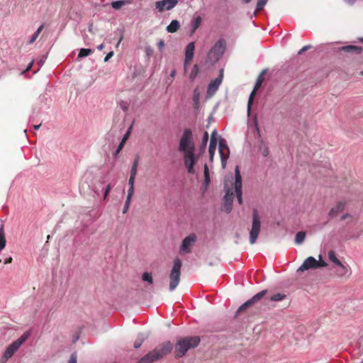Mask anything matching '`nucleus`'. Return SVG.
<instances>
[{
    "label": "nucleus",
    "mask_w": 363,
    "mask_h": 363,
    "mask_svg": "<svg viewBox=\"0 0 363 363\" xmlns=\"http://www.w3.org/2000/svg\"><path fill=\"white\" fill-rule=\"evenodd\" d=\"M267 290H262L260 292L256 294L255 296H253L251 298L247 300L246 302H245L243 304H242L239 308L238 309L236 312V315L241 311L247 309V308L252 306L254 303L259 301L261 298H262L267 293Z\"/></svg>",
    "instance_id": "8"
},
{
    "label": "nucleus",
    "mask_w": 363,
    "mask_h": 363,
    "mask_svg": "<svg viewBox=\"0 0 363 363\" xmlns=\"http://www.w3.org/2000/svg\"><path fill=\"white\" fill-rule=\"evenodd\" d=\"M350 216V214L349 213H345L341 216V220H345L346 218H349Z\"/></svg>",
    "instance_id": "57"
},
{
    "label": "nucleus",
    "mask_w": 363,
    "mask_h": 363,
    "mask_svg": "<svg viewBox=\"0 0 363 363\" xmlns=\"http://www.w3.org/2000/svg\"><path fill=\"white\" fill-rule=\"evenodd\" d=\"M199 94L197 92V90H195L194 93V96H193V101L195 104H199Z\"/></svg>",
    "instance_id": "45"
},
{
    "label": "nucleus",
    "mask_w": 363,
    "mask_h": 363,
    "mask_svg": "<svg viewBox=\"0 0 363 363\" xmlns=\"http://www.w3.org/2000/svg\"><path fill=\"white\" fill-rule=\"evenodd\" d=\"M146 337H147V336L145 334L139 333L138 335L137 339L135 340V341L134 342V345H133L135 349L139 348L142 345L143 342L146 339Z\"/></svg>",
    "instance_id": "23"
},
{
    "label": "nucleus",
    "mask_w": 363,
    "mask_h": 363,
    "mask_svg": "<svg viewBox=\"0 0 363 363\" xmlns=\"http://www.w3.org/2000/svg\"><path fill=\"white\" fill-rule=\"evenodd\" d=\"M176 74H177L176 69H172V70L171 71V72H170V77H171L172 79H174V77H175V75H176Z\"/></svg>",
    "instance_id": "56"
},
{
    "label": "nucleus",
    "mask_w": 363,
    "mask_h": 363,
    "mask_svg": "<svg viewBox=\"0 0 363 363\" xmlns=\"http://www.w3.org/2000/svg\"><path fill=\"white\" fill-rule=\"evenodd\" d=\"M255 128H256V130H257V133H258L259 135H260V134H259V132H260V131H259V127H258V124H257V119H255Z\"/></svg>",
    "instance_id": "58"
},
{
    "label": "nucleus",
    "mask_w": 363,
    "mask_h": 363,
    "mask_svg": "<svg viewBox=\"0 0 363 363\" xmlns=\"http://www.w3.org/2000/svg\"><path fill=\"white\" fill-rule=\"evenodd\" d=\"M255 91H256V90H255V89H254L252 90V91L251 92V94H250V97H251L252 99H253L254 95H255Z\"/></svg>",
    "instance_id": "62"
},
{
    "label": "nucleus",
    "mask_w": 363,
    "mask_h": 363,
    "mask_svg": "<svg viewBox=\"0 0 363 363\" xmlns=\"http://www.w3.org/2000/svg\"><path fill=\"white\" fill-rule=\"evenodd\" d=\"M38 37V35H36V33H34L33 35H32V37L30 38V39L29 40L28 44L33 43Z\"/></svg>",
    "instance_id": "51"
},
{
    "label": "nucleus",
    "mask_w": 363,
    "mask_h": 363,
    "mask_svg": "<svg viewBox=\"0 0 363 363\" xmlns=\"http://www.w3.org/2000/svg\"><path fill=\"white\" fill-rule=\"evenodd\" d=\"M112 189V185L111 184H108L106 188H105V191H104V199L106 198V196L108 195L111 189Z\"/></svg>",
    "instance_id": "43"
},
{
    "label": "nucleus",
    "mask_w": 363,
    "mask_h": 363,
    "mask_svg": "<svg viewBox=\"0 0 363 363\" xmlns=\"http://www.w3.org/2000/svg\"><path fill=\"white\" fill-rule=\"evenodd\" d=\"M6 244L5 233L4 229V225L0 227V251L2 250Z\"/></svg>",
    "instance_id": "22"
},
{
    "label": "nucleus",
    "mask_w": 363,
    "mask_h": 363,
    "mask_svg": "<svg viewBox=\"0 0 363 363\" xmlns=\"http://www.w3.org/2000/svg\"><path fill=\"white\" fill-rule=\"evenodd\" d=\"M328 258H329V259H330L331 262H333V261H334V260H335V259H337V257H336V254H335V251H333V250H330V251L328 252Z\"/></svg>",
    "instance_id": "38"
},
{
    "label": "nucleus",
    "mask_w": 363,
    "mask_h": 363,
    "mask_svg": "<svg viewBox=\"0 0 363 363\" xmlns=\"http://www.w3.org/2000/svg\"><path fill=\"white\" fill-rule=\"evenodd\" d=\"M259 151L264 157H267L269 154L268 146L263 140L261 141L260 145L259 147Z\"/></svg>",
    "instance_id": "24"
},
{
    "label": "nucleus",
    "mask_w": 363,
    "mask_h": 363,
    "mask_svg": "<svg viewBox=\"0 0 363 363\" xmlns=\"http://www.w3.org/2000/svg\"><path fill=\"white\" fill-rule=\"evenodd\" d=\"M268 0H257V10L259 11L262 10L264 6L267 4Z\"/></svg>",
    "instance_id": "37"
},
{
    "label": "nucleus",
    "mask_w": 363,
    "mask_h": 363,
    "mask_svg": "<svg viewBox=\"0 0 363 363\" xmlns=\"http://www.w3.org/2000/svg\"><path fill=\"white\" fill-rule=\"evenodd\" d=\"M318 260L313 257H308L306 258L303 264L298 267L297 272H304L310 269H317Z\"/></svg>",
    "instance_id": "15"
},
{
    "label": "nucleus",
    "mask_w": 363,
    "mask_h": 363,
    "mask_svg": "<svg viewBox=\"0 0 363 363\" xmlns=\"http://www.w3.org/2000/svg\"><path fill=\"white\" fill-rule=\"evenodd\" d=\"M356 0H345V1L350 5H352Z\"/></svg>",
    "instance_id": "59"
},
{
    "label": "nucleus",
    "mask_w": 363,
    "mask_h": 363,
    "mask_svg": "<svg viewBox=\"0 0 363 363\" xmlns=\"http://www.w3.org/2000/svg\"><path fill=\"white\" fill-rule=\"evenodd\" d=\"M199 72V67L198 65H194L192 67L191 73L189 74V79L191 81H194Z\"/></svg>",
    "instance_id": "29"
},
{
    "label": "nucleus",
    "mask_w": 363,
    "mask_h": 363,
    "mask_svg": "<svg viewBox=\"0 0 363 363\" xmlns=\"http://www.w3.org/2000/svg\"><path fill=\"white\" fill-rule=\"evenodd\" d=\"M195 43L194 42L189 43L185 48V58L184 62V72H186L187 66L192 60L194 55Z\"/></svg>",
    "instance_id": "14"
},
{
    "label": "nucleus",
    "mask_w": 363,
    "mask_h": 363,
    "mask_svg": "<svg viewBox=\"0 0 363 363\" xmlns=\"http://www.w3.org/2000/svg\"><path fill=\"white\" fill-rule=\"evenodd\" d=\"M128 3L127 1L125 0H118V1H114L111 2V6L114 9H120L122 6L125 5Z\"/></svg>",
    "instance_id": "30"
},
{
    "label": "nucleus",
    "mask_w": 363,
    "mask_h": 363,
    "mask_svg": "<svg viewBox=\"0 0 363 363\" xmlns=\"http://www.w3.org/2000/svg\"><path fill=\"white\" fill-rule=\"evenodd\" d=\"M133 192H134V186H129V189L128 191V195H127V199L128 200H131Z\"/></svg>",
    "instance_id": "40"
},
{
    "label": "nucleus",
    "mask_w": 363,
    "mask_h": 363,
    "mask_svg": "<svg viewBox=\"0 0 363 363\" xmlns=\"http://www.w3.org/2000/svg\"><path fill=\"white\" fill-rule=\"evenodd\" d=\"M336 275L338 277H349L351 274V269L349 265L342 264L335 269Z\"/></svg>",
    "instance_id": "17"
},
{
    "label": "nucleus",
    "mask_w": 363,
    "mask_h": 363,
    "mask_svg": "<svg viewBox=\"0 0 363 363\" xmlns=\"http://www.w3.org/2000/svg\"><path fill=\"white\" fill-rule=\"evenodd\" d=\"M210 183L209 170L207 164L204 165V182L203 184L207 186Z\"/></svg>",
    "instance_id": "32"
},
{
    "label": "nucleus",
    "mask_w": 363,
    "mask_h": 363,
    "mask_svg": "<svg viewBox=\"0 0 363 363\" xmlns=\"http://www.w3.org/2000/svg\"><path fill=\"white\" fill-rule=\"evenodd\" d=\"M328 266V264L327 262H325V261L323 260H319L318 261V267H317V269L318 268H320V267H325Z\"/></svg>",
    "instance_id": "47"
},
{
    "label": "nucleus",
    "mask_w": 363,
    "mask_h": 363,
    "mask_svg": "<svg viewBox=\"0 0 363 363\" xmlns=\"http://www.w3.org/2000/svg\"><path fill=\"white\" fill-rule=\"evenodd\" d=\"M135 179V177L130 176V178L128 180L129 186H134Z\"/></svg>",
    "instance_id": "52"
},
{
    "label": "nucleus",
    "mask_w": 363,
    "mask_h": 363,
    "mask_svg": "<svg viewBox=\"0 0 363 363\" xmlns=\"http://www.w3.org/2000/svg\"><path fill=\"white\" fill-rule=\"evenodd\" d=\"M113 51L109 52L106 57H104V62H106L109 60L110 58H111L113 55Z\"/></svg>",
    "instance_id": "49"
},
{
    "label": "nucleus",
    "mask_w": 363,
    "mask_h": 363,
    "mask_svg": "<svg viewBox=\"0 0 363 363\" xmlns=\"http://www.w3.org/2000/svg\"><path fill=\"white\" fill-rule=\"evenodd\" d=\"M142 279L150 284H152L153 282L152 274L149 272H144L142 275Z\"/></svg>",
    "instance_id": "35"
},
{
    "label": "nucleus",
    "mask_w": 363,
    "mask_h": 363,
    "mask_svg": "<svg viewBox=\"0 0 363 363\" xmlns=\"http://www.w3.org/2000/svg\"><path fill=\"white\" fill-rule=\"evenodd\" d=\"M208 140V133L207 132H205L203 135L202 142L201 144V150H204L206 148Z\"/></svg>",
    "instance_id": "36"
},
{
    "label": "nucleus",
    "mask_w": 363,
    "mask_h": 363,
    "mask_svg": "<svg viewBox=\"0 0 363 363\" xmlns=\"http://www.w3.org/2000/svg\"><path fill=\"white\" fill-rule=\"evenodd\" d=\"M92 52L91 49L82 48L78 54V58H82L89 56Z\"/></svg>",
    "instance_id": "33"
},
{
    "label": "nucleus",
    "mask_w": 363,
    "mask_h": 363,
    "mask_svg": "<svg viewBox=\"0 0 363 363\" xmlns=\"http://www.w3.org/2000/svg\"><path fill=\"white\" fill-rule=\"evenodd\" d=\"M226 50V41L220 38L207 53V60L211 62H216L221 59Z\"/></svg>",
    "instance_id": "4"
},
{
    "label": "nucleus",
    "mask_w": 363,
    "mask_h": 363,
    "mask_svg": "<svg viewBox=\"0 0 363 363\" xmlns=\"http://www.w3.org/2000/svg\"><path fill=\"white\" fill-rule=\"evenodd\" d=\"M164 45H165V43H164V40L161 39L159 40V42L157 43V47H158V49L162 52L163 51V49L164 48Z\"/></svg>",
    "instance_id": "42"
},
{
    "label": "nucleus",
    "mask_w": 363,
    "mask_h": 363,
    "mask_svg": "<svg viewBox=\"0 0 363 363\" xmlns=\"http://www.w3.org/2000/svg\"><path fill=\"white\" fill-rule=\"evenodd\" d=\"M196 240V237L194 234H191L186 236L182 241L180 246V253H190L191 247L194 245Z\"/></svg>",
    "instance_id": "10"
},
{
    "label": "nucleus",
    "mask_w": 363,
    "mask_h": 363,
    "mask_svg": "<svg viewBox=\"0 0 363 363\" xmlns=\"http://www.w3.org/2000/svg\"><path fill=\"white\" fill-rule=\"evenodd\" d=\"M139 160H140V157L138 155H137L134 159V161H133V165L131 167V170H130V176L131 177H135V176L137 174Z\"/></svg>",
    "instance_id": "25"
},
{
    "label": "nucleus",
    "mask_w": 363,
    "mask_h": 363,
    "mask_svg": "<svg viewBox=\"0 0 363 363\" xmlns=\"http://www.w3.org/2000/svg\"><path fill=\"white\" fill-rule=\"evenodd\" d=\"M195 162L196 158L194 152H191V151L189 153L184 154V164L189 174L194 173V167Z\"/></svg>",
    "instance_id": "16"
},
{
    "label": "nucleus",
    "mask_w": 363,
    "mask_h": 363,
    "mask_svg": "<svg viewBox=\"0 0 363 363\" xmlns=\"http://www.w3.org/2000/svg\"><path fill=\"white\" fill-rule=\"evenodd\" d=\"M201 23V16L196 17L191 21V33H194L196 30V29L200 26Z\"/></svg>",
    "instance_id": "27"
},
{
    "label": "nucleus",
    "mask_w": 363,
    "mask_h": 363,
    "mask_svg": "<svg viewBox=\"0 0 363 363\" xmlns=\"http://www.w3.org/2000/svg\"><path fill=\"white\" fill-rule=\"evenodd\" d=\"M345 204V201H338L335 206L330 209L328 213V216L331 218L336 216L339 213L344 210Z\"/></svg>",
    "instance_id": "19"
},
{
    "label": "nucleus",
    "mask_w": 363,
    "mask_h": 363,
    "mask_svg": "<svg viewBox=\"0 0 363 363\" xmlns=\"http://www.w3.org/2000/svg\"><path fill=\"white\" fill-rule=\"evenodd\" d=\"M177 4L178 0H161L155 3V8L159 12L162 13L172 9Z\"/></svg>",
    "instance_id": "11"
},
{
    "label": "nucleus",
    "mask_w": 363,
    "mask_h": 363,
    "mask_svg": "<svg viewBox=\"0 0 363 363\" xmlns=\"http://www.w3.org/2000/svg\"><path fill=\"white\" fill-rule=\"evenodd\" d=\"M223 78V70L220 69L218 76L208 85L207 94L209 96L213 95L218 89Z\"/></svg>",
    "instance_id": "12"
},
{
    "label": "nucleus",
    "mask_w": 363,
    "mask_h": 363,
    "mask_svg": "<svg viewBox=\"0 0 363 363\" xmlns=\"http://www.w3.org/2000/svg\"><path fill=\"white\" fill-rule=\"evenodd\" d=\"M30 330L26 331L16 340L13 341L11 345H9L6 347L2 356L3 359L6 362L11 358L16 352H17L20 347L30 337Z\"/></svg>",
    "instance_id": "3"
},
{
    "label": "nucleus",
    "mask_w": 363,
    "mask_h": 363,
    "mask_svg": "<svg viewBox=\"0 0 363 363\" xmlns=\"http://www.w3.org/2000/svg\"><path fill=\"white\" fill-rule=\"evenodd\" d=\"M235 189L236 196L240 204L242 203V177L240 172V168L236 166L235 169Z\"/></svg>",
    "instance_id": "9"
},
{
    "label": "nucleus",
    "mask_w": 363,
    "mask_h": 363,
    "mask_svg": "<svg viewBox=\"0 0 363 363\" xmlns=\"http://www.w3.org/2000/svg\"><path fill=\"white\" fill-rule=\"evenodd\" d=\"M89 28V31L92 33L93 32V23H90L89 25V28Z\"/></svg>",
    "instance_id": "61"
},
{
    "label": "nucleus",
    "mask_w": 363,
    "mask_h": 363,
    "mask_svg": "<svg viewBox=\"0 0 363 363\" xmlns=\"http://www.w3.org/2000/svg\"><path fill=\"white\" fill-rule=\"evenodd\" d=\"M233 201V193L230 190H227L224 196L225 207L227 212H230L231 211Z\"/></svg>",
    "instance_id": "20"
},
{
    "label": "nucleus",
    "mask_w": 363,
    "mask_h": 363,
    "mask_svg": "<svg viewBox=\"0 0 363 363\" xmlns=\"http://www.w3.org/2000/svg\"><path fill=\"white\" fill-rule=\"evenodd\" d=\"M12 261V258L11 257H9L8 259H6L5 261V263L7 264V263H11Z\"/></svg>",
    "instance_id": "64"
},
{
    "label": "nucleus",
    "mask_w": 363,
    "mask_h": 363,
    "mask_svg": "<svg viewBox=\"0 0 363 363\" xmlns=\"http://www.w3.org/2000/svg\"><path fill=\"white\" fill-rule=\"evenodd\" d=\"M218 149L221 160V164L223 167L225 168L226 165V161L229 157V148L226 144L225 140L223 138L220 139L219 140Z\"/></svg>",
    "instance_id": "13"
},
{
    "label": "nucleus",
    "mask_w": 363,
    "mask_h": 363,
    "mask_svg": "<svg viewBox=\"0 0 363 363\" xmlns=\"http://www.w3.org/2000/svg\"><path fill=\"white\" fill-rule=\"evenodd\" d=\"M310 48H311V45H305L303 46L298 52V55H301L303 54L304 52L307 51L308 50H309Z\"/></svg>",
    "instance_id": "44"
},
{
    "label": "nucleus",
    "mask_w": 363,
    "mask_h": 363,
    "mask_svg": "<svg viewBox=\"0 0 363 363\" xmlns=\"http://www.w3.org/2000/svg\"><path fill=\"white\" fill-rule=\"evenodd\" d=\"M342 50L345 52H354L356 51L357 52H360L362 51V48L360 47H357L355 45H347L342 48Z\"/></svg>",
    "instance_id": "31"
},
{
    "label": "nucleus",
    "mask_w": 363,
    "mask_h": 363,
    "mask_svg": "<svg viewBox=\"0 0 363 363\" xmlns=\"http://www.w3.org/2000/svg\"><path fill=\"white\" fill-rule=\"evenodd\" d=\"M40 125H41L40 124H39V125H34L33 128H34L35 130H38L40 128Z\"/></svg>",
    "instance_id": "63"
},
{
    "label": "nucleus",
    "mask_w": 363,
    "mask_h": 363,
    "mask_svg": "<svg viewBox=\"0 0 363 363\" xmlns=\"http://www.w3.org/2000/svg\"><path fill=\"white\" fill-rule=\"evenodd\" d=\"M264 72H265V71H264H264H262V73H261V74L259 75V77L258 79L257 80V82H256V84H255V88H254V89H255V90H256L257 89H258V88L260 86V85H261V84H262L261 77H262V74H264Z\"/></svg>",
    "instance_id": "41"
},
{
    "label": "nucleus",
    "mask_w": 363,
    "mask_h": 363,
    "mask_svg": "<svg viewBox=\"0 0 363 363\" xmlns=\"http://www.w3.org/2000/svg\"><path fill=\"white\" fill-rule=\"evenodd\" d=\"M173 345L171 342L167 341L165 342L157 347H156L152 351L147 353L143 357H142L138 362L136 363H152L162 358L164 356L170 353L172 350Z\"/></svg>",
    "instance_id": "1"
},
{
    "label": "nucleus",
    "mask_w": 363,
    "mask_h": 363,
    "mask_svg": "<svg viewBox=\"0 0 363 363\" xmlns=\"http://www.w3.org/2000/svg\"><path fill=\"white\" fill-rule=\"evenodd\" d=\"M130 200H128V199H126V201L125 202L123 209V213H125L128 211L129 206H130Z\"/></svg>",
    "instance_id": "39"
},
{
    "label": "nucleus",
    "mask_w": 363,
    "mask_h": 363,
    "mask_svg": "<svg viewBox=\"0 0 363 363\" xmlns=\"http://www.w3.org/2000/svg\"><path fill=\"white\" fill-rule=\"evenodd\" d=\"M68 363H77V355L75 354L71 355Z\"/></svg>",
    "instance_id": "48"
},
{
    "label": "nucleus",
    "mask_w": 363,
    "mask_h": 363,
    "mask_svg": "<svg viewBox=\"0 0 363 363\" xmlns=\"http://www.w3.org/2000/svg\"><path fill=\"white\" fill-rule=\"evenodd\" d=\"M216 145L217 144H214L213 141H210L208 152H209V160L211 161H213V160L214 154H215L216 149Z\"/></svg>",
    "instance_id": "28"
},
{
    "label": "nucleus",
    "mask_w": 363,
    "mask_h": 363,
    "mask_svg": "<svg viewBox=\"0 0 363 363\" xmlns=\"http://www.w3.org/2000/svg\"><path fill=\"white\" fill-rule=\"evenodd\" d=\"M180 27V23L177 20H172L167 26V31L170 33H175Z\"/></svg>",
    "instance_id": "21"
},
{
    "label": "nucleus",
    "mask_w": 363,
    "mask_h": 363,
    "mask_svg": "<svg viewBox=\"0 0 363 363\" xmlns=\"http://www.w3.org/2000/svg\"><path fill=\"white\" fill-rule=\"evenodd\" d=\"M332 262L335 265L336 267L340 266L342 264L338 259L333 261Z\"/></svg>",
    "instance_id": "53"
},
{
    "label": "nucleus",
    "mask_w": 363,
    "mask_h": 363,
    "mask_svg": "<svg viewBox=\"0 0 363 363\" xmlns=\"http://www.w3.org/2000/svg\"><path fill=\"white\" fill-rule=\"evenodd\" d=\"M285 298H286L285 294L277 293V294L272 296L270 297L269 300L272 301H279L284 300Z\"/></svg>",
    "instance_id": "34"
},
{
    "label": "nucleus",
    "mask_w": 363,
    "mask_h": 363,
    "mask_svg": "<svg viewBox=\"0 0 363 363\" xmlns=\"http://www.w3.org/2000/svg\"><path fill=\"white\" fill-rule=\"evenodd\" d=\"M252 101H253V99H252L251 97H249L248 103H247V114L248 115L250 113L251 105H252Z\"/></svg>",
    "instance_id": "50"
},
{
    "label": "nucleus",
    "mask_w": 363,
    "mask_h": 363,
    "mask_svg": "<svg viewBox=\"0 0 363 363\" xmlns=\"http://www.w3.org/2000/svg\"><path fill=\"white\" fill-rule=\"evenodd\" d=\"M44 28V26L43 25H41L38 27V28L37 29V30L35 32V33H36V35H38L40 33V32L43 30Z\"/></svg>",
    "instance_id": "54"
},
{
    "label": "nucleus",
    "mask_w": 363,
    "mask_h": 363,
    "mask_svg": "<svg viewBox=\"0 0 363 363\" xmlns=\"http://www.w3.org/2000/svg\"><path fill=\"white\" fill-rule=\"evenodd\" d=\"M194 144L193 142L192 132L189 128H186L181 137L179 150L183 152L184 154L194 152Z\"/></svg>",
    "instance_id": "5"
},
{
    "label": "nucleus",
    "mask_w": 363,
    "mask_h": 363,
    "mask_svg": "<svg viewBox=\"0 0 363 363\" xmlns=\"http://www.w3.org/2000/svg\"><path fill=\"white\" fill-rule=\"evenodd\" d=\"M306 238V233L303 231H299L296 234L295 242L297 245H301L303 242Z\"/></svg>",
    "instance_id": "26"
},
{
    "label": "nucleus",
    "mask_w": 363,
    "mask_h": 363,
    "mask_svg": "<svg viewBox=\"0 0 363 363\" xmlns=\"http://www.w3.org/2000/svg\"><path fill=\"white\" fill-rule=\"evenodd\" d=\"M261 230V220L257 209L253 210L252 224L250 231V242L253 245L256 242Z\"/></svg>",
    "instance_id": "7"
},
{
    "label": "nucleus",
    "mask_w": 363,
    "mask_h": 363,
    "mask_svg": "<svg viewBox=\"0 0 363 363\" xmlns=\"http://www.w3.org/2000/svg\"><path fill=\"white\" fill-rule=\"evenodd\" d=\"M217 135V132L216 130H213L211 133V141H213L214 142V144H217V140H216V136Z\"/></svg>",
    "instance_id": "46"
},
{
    "label": "nucleus",
    "mask_w": 363,
    "mask_h": 363,
    "mask_svg": "<svg viewBox=\"0 0 363 363\" xmlns=\"http://www.w3.org/2000/svg\"><path fill=\"white\" fill-rule=\"evenodd\" d=\"M104 45L103 43H102V44H100L99 45H98V46H97V49H98L99 50H103V49H104Z\"/></svg>",
    "instance_id": "60"
},
{
    "label": "nucleus",
    "mask_w": 363,
    "mask_h": 363,
    "mask_svg": "<svg viewBox=\"0 0 363 363\" xmlns=\"http://www.w3.org/2000/svg\"><path fill=\"white\" fill-rule=\"evenodd\" d=\"M132 129H133V125H131L127 130V131L125 133V135H123L121 143H119L118 146L117 147L116 151L114 152V153H113L114 157H116L118 155V153L121 152V150H122L123 147L124 146V144L125 143L126 140L128 139V138L131 133Z\"/></svg>",
    "instance_id": "18"
},
{
    "label": "nucleus",
    "mask_w": 363,
    "mask_h": 363,
    "mask_svg": "<svg viewBox=\"0 0 363 363\" xmlns=\"http://www.w3.org/2000/svg\"><path fill=\"white\" fill-rule=\"evenodd\" d=\"M361 235V233H358L357 235H350L349 237L350 239H357Z\"/></svg>",
    "instance_id": "55"
},
{
    "label": "nucleus",
    "mask_w": 363,
    "mask_h": 363,
    "mask_svg": "<svg viewBox=\"0 0 363 363\" xmlns=\"http://www.w3.org/2000/svg\"><path fill=\"white\" fill-rule=\"evenodd\" d=\"M200 342L198 336H190L179 339L175 345V356L177 358L182 357L190 349L196 347Z\"/></svg>",
    "instance_id": "2"
},
{
    "label": "nucleus",
    "mask_w": 363,
    "mask_h": 363,
    "mask_svg": "<svg viewBox=\"0 0 363 363\" xmlns=\"http://www.w3.org/2000/svg\"><path fill=\"white\" fill-rule=\"evenodd\" d=\"M182 261L179 258L174 260L172 269L169 274V290L173 291L179 285L181 276Z\"/></svg>",
    "instance_id": "6"
}]
</instances>
